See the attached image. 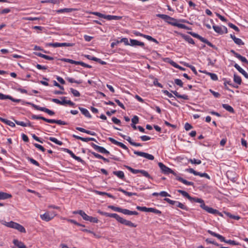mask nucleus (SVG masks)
I'll list each match as a JSON object with an SVG mask.
<instances>
[{
  "label": "nucleus",
  "instance_id": "obj_34",
  "mask_svg": "<svg viewBox=\"0 0 248 248\" xmlns=\"http://www.w3.org/2000/svg\"><path fill=\"white\" fill-rule=\"evenodd\" d=\"M74 11L73 9L72 8H64L61 9L57 10V13H70Z\"/></svg>",
  "mask_w": 248,
  "mask_h": 248
},
{
  "label": "nucleus",
  "instance_id": "obj_29",
  "mask_svg": "<svg viewBox=\"0 0 248 248\" xmlns=\"http://www.w3.org/2000/svg\"><path fill=\"white\" fill-rule=\"evenodd\" d=\"M11 197L12 195L10 194L3 192H0V200H5Z\"/></svg>",
  "mask_w": 248,
  "mask_h": 248
},
{
  "label": "nucleus",
  "instance_id": "obj_51",
  "mask_svg": "<svg viewBox=\"0 0 248 248\" xmlns=\"http://www.w3.org/2000/svg\"><path fill=\"white\" fill-rule=\"evenodd\" d=\"M108 208L112 209V210H113L114 211H116V212H120V209H121V208L118 207H115L113 205H109L108 206Z\"/></svg>",
  "mask_w": 248,
  "mask_h": 248
},
{
  "label": "nucleus",
  "instance_id": "obj_40",
  "mask_svg": "<svg viewBox=\"0 0 248 248\" xmlns=\"http://www.w3.org/2000/svg\"><path fill=\"white\" fill-rule=\"evenodd\" d=\"M188 162H190L192 164H200L201 163V160L199 159H196L195 158L194 159H189L188 160Z\"/></svg>",
  "mask_w": 248,
  "mask_h": 248
},
{
  "label": "nucleus",
  "instance_id": "obj_35",
  "mask_svg": "<svg viewBox=\"0 0 248 248\" xmlns=\"http://www.w3.org/2000/svg\"><path fill=\"white\" fill-rule=\"evenodd\" d=\"M233 80L235 83L239 85H240L242 82V80L240 77L236 75V74H234Z\"/></svg>",
  "mask_w": 248,
  "mask_h": 248
},
{
  "label": "nucleus",
  "instance_id": "obj_13",
  "mask_svg": "<svg viewBox=\"0 0 248 248\" xmlns=\"http://www.w3.org/2000/svg\"><path fill=\"white\" fill-rule=\"evenodd\" d=\"M31 118L32 119H36V120H42L47 123H51V124H55V120L53 119H48L43 116H37L35 115H31Z\"/></svg>",
  "mask_w": 248,
  "mask_h": 248
},
{
  "label": "nucleus",
  "instance_id": "obj_58",
  "mask_svg": "<svg viewBox=\"0 0 248 248\" xmlns=\"http://www.w3.org/2000/svg\"><path fill=\"white\" fill-rule=\"evenodd\" d=\"M159 196H160L161 197H170V195L169 194H168L167 192L164 191L159 192Z\"/></svg>",
  "mask_w": 248,
  "mask_h": 248
},
{
  "label": "nucleus",
  "instance_id": "obj_7",
  "mask_svg": "<svg viewBox=\"0 0 248 248\" xmlns=\"http://www.w3.org/2000/svg\"><path fill=\"white\" fill-rule=\"evenodd\" d=\"M158 165L161 169L162 172L164 174H168L169 173H172L175 176L177 175V174L173 170L165 166L162 163L159 162Z\"/></svg>",
  "mask_w": 248,
  "mask_h": 248
},
{
  "label": "nucleus",
  "instance_id": "obj_63",
  "mask_svg": "<svg viewBox=\"0 0 248 248\" xmlns=\"http://www.w3.org/2000/svg\"><path fill=\"white\" fill-rule=\"evenodd\" d=\"M120 43H124L125 45H130L128 39L126 38H122L121 40H120Z\"/></svg>",
  "mask_w": 248,
  "mask_h": 248
},
{
  "label": "nucleus",
  "instance_id": "obj_37",
  "mask_svg": "<svg viewBox=\"0 0 248 248\" xmlns=\"http://www.w3.org/2000/svg\"><path fill=\"white\" fill-rule=\"evenodd\" d=\"M49 140L55 143L56 144L59 145H62L63 143H62V142L61 141H60V140H58L57 139H56L55 138H53V137H50L49 138Z\"/></svg>",
  "mask_w": 248,
  "mask_h": 248
},
{
  "label": "nucleus",
  "instance_id": "obj_9",
  "mask_svg": "<svg viewBox=\"0 0 248 248\" xmlns=\"http://www.w3.org/2000/svg\"><path fill=\"white\" fill-rule=\"evenodd\" d=\"M213 28L216 32L220 34L227 33L228 32L227 28L225 26L220 27L213 25Z\"/></svg>",
  "mask_w": 248,
  "mask_h": 248
},
{
  "label": "nucleus",
  "instance_id": "obj_14",
  "mask_svg": "<svg viewBox=\"0 0 248 248\" xmlns=\"http://www.w3.org/2000/svg\"><path fill=\"white\" fill-rule=\"evenodd\" d=\"M119 135L121 136L122 137H123L124 139H125L127 141H128L129 142V143L133 146H142L141 143L133 142L131 138L129 136H126L122 134H119Z\"/></svg>",
  "mask_w": 248,
  "mask_h": 248
},
{
  "label": "nucleus",
  "instance_id": "obj_5",
  "mask_svg": "<svg viewBox=\"0 0 248 248\" xmlns=\"http://www.w3.org/2000/svg\"><path fill=\"white\" fill-rule=\"evenodd\" d=\"M124 167L128 170L129 171H130L132 173L134 174H137L138 173H141L144 176L149 178L153 179V178L150 176V175L148 173V172L144 170H136L128 166H124Z\"/></svg>",
  "mask_w": 248,
  "mask_h": 248
},
{
  "label": "nucleus",
  "instance_id": "obj_36",
  "mask_svg": "<svg viewBox=\"0 0 248 248\" xmlns=\"http://www.w3.org/2000/svg\"><path fill=\"white\" fill-rule=\"evenodd\" d=\"M136 208L142 212H150V208H147L146 207H141L138 206H137Z\"/></svg>",
  "mask_w": 248,
  "mask_h": 248
},
{
  "label": "nucleus",
  "instance_id": "obj_12",
  "mask_svg": "<svg viewBox=\"0 0 248 248\" xmlns=\"http://www.w3.org/2000/svg\"><path fill=\"white\" fill-rule=\"evenodd\" d=\"M92 146L97 151L103 154H109V152L103 147L99 146L93 143H91Z\"/></svg>",
  "mask_w": 248,
  "mask_h": 248
},
{
  "label": "nucleus",
  "instance_id": "obj_16",
  "mask_svg": "<svg viewBox=\"0 0 248 248\" xmlns=\"http://www.w3.org/2000/svg\"><path fill=\"white\" fill-rule=\"evenodd\" d=\"M66 98V97H64V96L61 97V99L62 100L61 102V105L65 106L66 104H68L70 106H74L75 105V103H73V102H72L71 100H65Z\"/></svg>",
  "mask_w": 248,
  "mask_h": 248
},
{
  "label": "nucleus",
  "instance_id": "obj_4",
  "mask_svg": "<svg viewBox=\"0 0 248 248\" xmlns=\"http://www.w3.org/2000/svg\"><path fill=\"white\" fill-rule=\"evenodd\" d=\"M5 225L8 227L16 229L20 232L25 233L26 232L25 228L23 226L12 221L6 222Z\"/></svg>",
  "mask_w": 248,
  "mask_h": 248
},
{
  "label": "nucleus",
  "instance_id": "obj_3",
  "mask_svg": "<svg viewBox=\"0 0 248 248\" xmlns=\"http://www.w3.org/2000/svg\"><path fill=\"white\" fill-rule=\"evenodd\" d=\"M208 232L209 234H210L211 235H212V236L217 238L221 242H224L225 243H226L227 244L232 245H239L238 243L236 242V241H235L234 240H226L225 238L223 236H222V235H221L218 233H215V232H213L211 230H208Z\"/></svg>",
  "mask_w": 248,
  "mask_h": 248
},
{
  "label": "nucleus",
  "instance_id": "obj_45",
  "mask_svg": "<svg viewBox=\"0 0 248 248\" xmlns=\"http://www.w3.org/2000/svg\"><path fill=\"white\" fill-rule=\"evenodd\" d=\"M87 221H89L91 222L97 223L98 221V220L96 217H94L89 216Z\"/></svg>",
  "mask_w": 248,
  "mask_h": 248
},
{
  "label": "nucleus",
  "instance_id": "obj_6",
  "mask_svg": "<svg viewBox=\"0 0 248 248\" xmlns=\"http://www.w3.org/2000/svg\"><path fill=\"white\" fill-rule=\"evenodd\" d=\"M26 104L31 106L33 108H34L36 110L45 112L50 115H53L55 114V112L54 111H53L47 108H46L44 107H41L39 106L35 105L31 102H27Z\"/></svg>",
  "mask_w": 248,
  "mask_h": 248
},
{
  "label": "nucleus",
  "instance_id": "obj_30",
  "mask_svg": "<svg viewBox=\"0 0 248 248\" xmlns=\"http://www.w3.org/2000/svg\"><path fill=\"white\" fill-rule=\"evenodd\" d=\"M113 173L121 179L124 180V172L122 171H113Z\"/></svg>",
  "mask_w": 248,
  "mask_h": 248
},
{
  "label": "nucleus",
  "instance_id": "obj_47",
  "mask_svg": "<svg viewBox=\"0 0 248 248\" xmlns=\"http://www.w3.org/2000/svg\"><path fill=\"white\" fill-rule=\"evenodd\" d=\"M63 150L65 152L68 153L72 158H74L76 155L69 149L66 148H63Z\"/></svg>",
  "mask_w": 248,
  "mask_h": 248
},
{
  "label": "nucleus",
  "instance_id": "obj_23",
  "mask_svg": "<svg viewBox=\"0 0 248 248\" xmlns=\"http://www.w3.org/2000/svg\"><path fill=\"white\" fill-rule=\"evenodd\" d=\"M181 36L187 42H188L189 44L194 45L195 44V42L193 40V39L190 37L188 35H185L184 34H180Z\"/></svg>",
  "mask_w": 248,
  "mask_h": 248
},
{
  "label": "nucleus",
  "instance_id": "obj_43",
  "mask_svg": "<svg viewBox=\"0 0 248 248\" xmlns=\"http://www.w3.org/2000/svg\"><path fill=\"white\" fill-rule=\"evenodd\" d=\"M80 214V216L82 217L83 219L87 220H88L89 216L87 215L84 211L82 210L81 212H79Z\"/></svg>",
  "mask_w": 248,
  "mask_h": 248
},
{
  "label": "nucleus",
  "instance_id": "obj_39",
  "mask_svg": "<svg viewBox=\"0 0 248 248\" xmlns=\"http://www.w3.org/2000/svg\"><path fill=\"white\" fill-rule=\"evenodd\" d=\"M70 91L73 95L75 97H79L80 95L79 92L73 88H70Z\"/></svg>",
  "mask_w": 248,
  "mask_h": 248
},
{
  "label": "nucleus",
  "instance_id": "obj_46",
  "mask_svg": "<svg viewBox=\"0 0 248 248\" xmlns=\"http://www.w3.org/2000/svg\"><path fill=\"white\" fill-rule=\"evenodd\" d=\"M197 175H199L201 177H205V178H207L208 179H210V176L206 173H201L200 172H198Z\"/></svg>",
  "mask_w": 248,
  "mask_h": 248
},
{
  "label": "nucleus",
  "instance_id": "obj_56",
  "mask_svg": "<svg viewBox=\"0 0 248 248\" xmlns=\"http://www.w3.org/2000/svg\"><path fill=\"white\" fill-rule=\"evenodd\" d=\"M174 82L176 84L179 86L180 87H183V83L182 80L180 79H175L174 80Z\"/></svg>",
  "mask_w": 248,
  "mask_h": 248
},
{
  "label": "nucleus",
  "instance_id": "obj_18",
  "mask_svg": "<svg viewBox=\"0 0 248 248\" xmlns=\"http://www.w3.org/2000/svg\"><path fill=\"white\" fill-rule=\"evenodd\" d=\"M234 67L240 72L246 78L248 79V74L246 73L245 70H244L240 66L235 63L234 65Z\"/></svg>",
  "mask_w": 248,
  "mask_h": 248
},
{
  "label": "nucleus",
  "instance_id": "obj_1",
  "mask_svg": "<svg viewBox=\"0 0 248 248\" xmlns=\"http://www.w3.org/2000/svg\"><path fill=\"white\" fill-rule=\"evenodd\" d=\"M107 217L115 218L119 222L130 227H136L137 225L131 221L126 220L115 213H107Z\"/></svg>",
  "mask_w": 248,
  "mask_h": 248
},
{
  "label": "nucleus",
  "instance_id": "obj_53",
  "mask_svg": "<svg viewBox=\"0 0 248 248\" xmlns=\"http://www.w3.org/2000/svg\"><path fill=\"white\" fill-rule=\"evenodd\" d=\"M34 146L37 149L42 151V152H45L46 151V149L42 145L40 144H38L37 143H34Z\"/></svg>",
  "mask_w": 248,
  "mask_h": 248
},
{
  "label": "nucleus",
  "instance_id": "obj_10",
  "mask_svg": "<svg viewBox=\"0 0 248 248\" xmlns=\"http://www.w3.org/2000/svg\"><path fill=\"white\" fill-rule=\"evenodd\" d=\"M51 216H50L49 213L47 212L45 213L43 215H41L40 216V217L42 220H44L46 221H49L51 220L55 216H56V214L53 212L51 214Z\"/></svg>",
  "mask_w": 248,
  "mask_h": 248
},
{
  "label": "nucleus",
  "instance_id": "obj_22",
  "mask_svg": "<svg viewBox=\"0 0 248 248\" xmlns=\"http://www.w3.org/2000/svg\"><path fill=\"white\" fill-rule=\"evenodd\" d=\"M176 176V179L177 180L181 182L182 183H183V184H184L186 185H188V186H193L194 185V183L192 182L187 181V180L183 179V178L179 177V176H177V175Z\"/></svg>",
  "mask_w": 248,
  "mask_h": 248
},
{
  "label": "nucleus",
  "instance_id": "obj_52",
  "mask_svg": "<svg viewBox=\"0 0 248 248\" xmlns=\"http://www.w3.org/2000/svg\"><path fill=\"white\" fill-rule=\"evenodd\" d=\"M237 58L239 59L240 60H241L242 62L248 64V61L246 59V58L245 57L242 56L240 54H239Z\"/></svg>",
  "mask_w": 248,
  "mask_h": 248
},
{
  "label": "nucleus",
  "instance_id": "obj_50",
  "mask_svg": "<svg viewBox=\"0 0 248 248\" xmlns=\"http://www.w3.org/2000/svg\"><path fill=\"white\" fill-rule=\"evenodd\" d=\"M228 26H229L230 28H231L233 29V30H234L235 31H237V32L239 31V28H238L237 26H236L235 25H234V24H233L232 23H229L228 24Z\"/></svg>",
  "mask_w": 248,
  "mask_h": 248
},
{
  "label": "nucleus",
  "instance_id": "obj_15",
  "mask_svg": "<svg viewBox=\"0 0 248 248\" xmlns=\"http://www.w3.org/2000/svg\"><path fill=\"white\" fill-rule=\"evenodd\" d=\"M156 16L163 19V20H164L165 21L167 22L168 23H169V22H170L169 20L176 21V19L171 17L170 16H168V15H166L157 14V15H156Z\"/></svg>",
  "mask_w": 248,
  "mask_h": 248
},
{
  "label": "nucleus",
  "instance_id": "obj_2",
  "mask_svg": "<svg viewBox=\"0 0 248 248\" xmlns=\"http://www.w3.org/2000/svg\"><path fill=\"white\" fill-rule=\"evenodd\" d=\"M201 201L198 202L201 203L200 207L202 209H203V210H204L209 213L212 214L214 215H218L221 217L223 216L221 213L219 212L218 210L216 209H214L211 207H209L206 206L204 203V201L202 199H201Z\"/></svg>",
  "mask_w": 248,
  "mask_h": 248
},
{
  "label": "nucleus",
  "instance_id": "obj_19",
  "mask_svg": "<svg viewBox=\"0 0 248 248\" xmlns=\"http://www.w3.org/2000/svg\"><path fill=\"white\" fill-rule=\"evenodd\" d=\"M200 72L201 73L206 74L207 75L209 76L213 80L216 81L218 79L217 75L214 73L208 72H206V71L200 70Z\"/></svg>",
  "mask_w": 248,
  "mask_h": 248
},
{
  "label": "nucleus",
  "instance_id": "obj_17",
  "mask_svg": "<svg viewBox=\"0 0 248 248\" xmlns=\"http://www.w3.org/2000/svg\"><path fill=\"white\" fill-rule=\"evenodd\" d=\"M130 45L131 46H139L142 47L144 46V44L143 42H140L137 40L130 39Z\"/></svg>",
  "mask_w": 248,
  "mask_h": 248
},
{
  "label": "nucleus",
  "instance_id": "obj_38",
  "mask_svg": "<svg viewBox=\"0 0 248 248\" xmlns=\"http://www.w3.org/2000/svg\"><path fill=\"white\" fill-rule=\"evenodd\" d=\"M188 33L191 34L192 36L199 39L202 42V40H203V39L204 38L203 37H202L201 36H200L198 34H197L196 33H195V32H188Z\"/></svg>",
  "mask_w": 248,
  "mask_h": 248
},
{
  "label": "nucleus",
  "instance_id": "obj_62",
  "mask_svg": "<svg viewBox=\"0 0 248 248\" xmlns=\"http://www.w3.org/2000/svg\"><path fill=\"white\" fill-rule=\"evenodd\" d=\"M131 121L134 124H137L139 123V118L137 116H134L132 119Z\"/></svg>",
  "mask_w": 248,
  "mask_h": 248
},
{
  "label": "nucleus",
  "instance_id": "obj_49",
  "mask_svg": "<svg viewBox=\"0 0 248 248\" xmlns=\"http://www.w3.org/2000/svg\"><path fill=\"white\" fill-rule=\"evenodd\" d=\"M74 44L70 43H60L61 46H74Z\"/></svg>",
  "mask_w": 248,
  "mask_h": 248
},
{
  "label": "nucleus",
  "instance_id": "obj_8",
  "mask_svg": "<svg viewBox=\"0 0 248 248\" xmlns=\"http://www.w3.org/2000/svg\"><path fill=\"white\" fill-rule=\"evenodd\" d=\"M177 191L179 193L181 194L183 196L187 198L191 202H198L201 201L200 198L192 197L189 195V194L187 192H186L185 191L182 190H178Z\"/></svg>",
  "mask_w": 248,
  "mask_h": 248
},
{
  "label": "nucleus",
  "instance_id": "obj_25",
  "mask_svg": "<svg viewBox=\"0 0 248 248\" xmlns=\"http://www.w3.org/2000/svg\"><path fill=\"white\" fill-rule=\"evenodd\" d=\"M15 122L16 124H17V125H21L22 126L32 127V125H31V123L29 121H28L27 123H24L22 121H18L17 120H15Z\"/></svg>",
  "mask_w": 248,
  "mask_h": 248
},
{
  "label": "nucleus",
  "instance_id": "obj_44",
  "mask_svg": "<svg viewBox=\"0 0 248 248\" xmlns=\"http://www.w3.org/2000/svg\"><path fill=\"white\" fill-rule=\"evenodd\" d=\"M120 212L122 213L124 215H130L131 211L126 209L121 208Z\"/></svg>",
  "mask_w": 248,
  "mask_h": 248
},
{
  "label": "nucleus",
  "instance_id": "obj_11",
  "mask_svg": "<svg viewBox=\"0 0 248 248\" xmlns=\"http://www.w3.org/2000/svg\"><path fill=\"white\" fill-rule=\"evenodd\" d=\"M134 153L137 155L143 156L149 160H153L154 159V156L153 155L146 153L135 151Z\"/></svg>",
  "mask_w": 248,
  "mask_h": 248
},
{
  "label": "nucleus",
  "instance_id": "obj_28",
  "mask_svg": "<svg viewBox=\"0 0 248 248\" xmlns=\"http://www.w3.org/2000/svg\"><path fill=\"white\" fill-rule=\"evenodd\" d=\"M171 92L172 93L177 97H178L179 98H183L185 100L188 99V97L186 95H185V94L181 95L176 91H171Z\"/></svg>",
  "mask_w": 248,
  "mask_h": 248
},
{
  "label": "nucleus",
  "instance_id": "obj_27",
  "mask_svg": "<svg viewBox=\"0 0 248 248\" xmlns=\"http://www.w3.org/2000/svg\"><path fill=\"white\" fill-rule=\"evenodd\" d=\"M169 23L171 25L176 26L181 29H187V30L189 29V28L188 27H187L186 25H185V24L178 23H170V22H169Z\"/></svg>",
  "mask_w": 248,
  "mask_h": 248
},
{
  "label": "nucleus",
  "instance_id": "obj_61",
  "mask_svg": "<svg viewBox=\"0 0 248 248\" xmlns=\"http://www.w3.org/2000/svg\"><path fill=\"white\" fill-rule=\"evenodd\" d=\"M216 16L222 21L226 22L227 19L223 16H221L217 13H216Z\"/></svg>",
  "mask_w": 248,
  "mask_h": 248
},
{
  "label": "nucleus",
  "instance_id": "obj_33",
  "mask_svg": "<svg viewBox=\"0 0 248 248\" xmlns=\"http://www.w3.org/2000/svg\"><path fill=\"white\" fill-rule=\"evenodd\" d=\"M118 190L123 192L125 195H127L128 196H131L133 195H137V194L136 193H132V192H127L121 188H118Z\"/></svg>",
  "mask_w": 248,
  "mask_h": 248
},
{
  "label": "nucleus",
  "instance_id": "obj_54",
  "mask_svg": "<svg viewBox=\"0 0 248 248\" xmlns=\"http://www.w3.org/2000/svg\"><path fill=\"white\" fill-rule=\"evenodd\" d=\"M150 212L154 213L158 215H160L161 214V212L160 210L153 208H150Z\"/></svg>",
  "mask_w": 248,
  "mask_h": 248
},
{
  "label": "nucleus",
  "instance_id": "obj_41",
  "mask_svg": "<svg viewBox=\"0 0 248 248\" xmlns=\"http://www.w3.org/2000/svg\"><path fill=\"white\" fill-rule=\"evenodd\" d=\"M66 80H68L70 83H76L78 84H80L82 83V81L81 80H76L74 79L71 78H67Z\"/></svg>",
  "mask_w": 248,
  "mask_h": 248
},
{
  "label": "nucleus",
  "instance_id": "obj_42",
  "mask_svg": "<svg viewBox=\"0 0 248 248\" xmlns=\"http://www.w3.org/2000/svg\"><path fill=\"white\" fill-rule=\"evenodd\" d=\"M185 65L187 67L190 68L195 75L197 74V72L196 68H195L194 66H193L191 65H190L188 63H185Z\"/></svg>",
  "mask_w": 248,
  "mask_h": 248
},
{
  "label": "nucleus",
  "instance_id": "obj_55",
  "mask_svg": "<svg viewBox=\"0 0 248 248\" xmlns=\"http://www.w3.org/2000/svg\"><path fill=\"white\" fill-rule=\"evenodd\" d=\"M93 15H95V16H97L100 17H102V18H103L105 19V18L106 17H105V15H103L100 13H99V12H92L91 13Z\"/></svg>",
  "mask_w": 248,
  "mask_h": 248
},
{
  "label": "nucleus",
  "instance_id": "obj_59",
  "mask_svg": "<svg viewBox=\"0 0 248 248\" xmlns=\"http://www.w3.org/2000/svg\"><path fill=\"white\" fill-rule=\"evenodd\" d=\"M164 200L166 202H167L168 203H169L170 204H171V205H175V202H176V201H175L171 200L170 199L167 198H165L164 199Z\"/></svg>",
  "mask_w": 248,
  "mask_h": 248
},
{
  "label": "nucleus",
  "instance_id": "obj_57",
  "mask_svg": "<svg viewBox=\"0 0 248 248\" xmlns=\"http://www.w3.org/2000/svg\"><path fill=\"white\" fill-rule=\"evenodd\" d=\"M23 19L24 20H31V21H33V20H39L40 19V18L39 17H23Z\"/></svg>",
  "mask_w": 248,
  "mask_h": 248
},
{
  "label": "nucleus",
  "instance_id": "obj_20",
  "mask_svg": "<svg viewBox=\"0 0 248 248\" xmlns=\"http://www.w3.org/2000/svg\"><path fill=\"white\" fill-rule=\"evenodd\" d=\"M231 38L233 40L234 43L238 45H244V43L242 41L241 39L236 38L234 35L231 34Z\"/></svg>",
  "mask_w": 248,
  "mask_h": 248
},
{
  "label": "nucleus",
  "instance_id": "obj_31",
  "mask_svg": "<svg viewBox=\"0 0 248 248\" xmlns=\"http://www.w3.org/2000/svg\"><path fill=\"white\" fill-rule=\"evenodd\" d=\"M175 205L176 207H179V208H180L182 209H183L184 210H186V211L188 210V208L184 204H183L179 202L176 201Z\"/></svg>",
  "mask_w": 248,
  "mask_h": 248
},
{
  "label": "nucleus",
  "instance_id": "obj_48",
  "mask_svg": "<svg viewBox=\"0 0 248 248\" xmlns=\"http://www.w3.org/2000/svg\"><path fill=\"white\" fill-rule=\"evenodd\" d=\"M28 160L29 161H30L31 162V163L33 165H34L36 166H39V163L37 161H36L35 160L33 159V158H31V157H28Z\"/></svg>",
  "mask_w": 248,
  "mask_h": 248
},
{
  "label": "nucleus",
  "instance_id": "obj_21",
  "mask_svg": "<svg viewBox=\"0 0 248 248\" xmlns=\"http://www.w3.org/2000/svg\"><path fill=\"white\" fill-rule=\"evenodd\" d=\"M13 243L18 248H27V247L24 244L23 242L18 241L17 239H14L13 240Z\"/></svg>",
  "mask_w": 248,
  "mask_h": 248
},
{
  "label": "nucleus",
  "instance_id": "obj_60",
  "mask_svg": "<svg viewBox=\"0 0 248 248\" xmlns=\"http://www.w3.org/2000/svg\"><path fill=\"white\" fill-rule=\"evenodd\" d=\"M186 170L191 173L195 175H197L198 171L195 170L193 169L189 168Z\"/></svg>",
  "mask_w": 248,
  "mask_h": 248
},
{
  "label": "nucleus",
  "instance_id": "obj_32",
  "mask_svg": "<svg viewBox=\"0 0 248 248\" xmlns=\"http://www.w3.org/2000/svg\"><path fill=\"white\" fill-rule=\"evenodd\" d=\"M222 107L230 112L234 113V112L233 108L228 104H222Z\"/></svg>",
  "mask_w": 248,
  "mask_h": 248
},
{
  "label": "nucleus",
  "instance_id": "obj_64",
  "mask_svg": "<svg viewBox=\"0 0 248 248\" xmlns=\"http://www.w3.org/2000/svg\"><path fill=\"white\" fill-rule=\"evenodd\" d=\"M141 140L143 141H147L148 140H150L151 139V137L147 136H142L140 137Z\"/></svg>",
  "mask_w": 248,
  "mask_h": 248
},
{
  "label": "nucleus",
  "instance_id": "obj_26",
  "mask_svg": "<svg viewBox=\"0 0 248 248\" xmlns=\"http://www.w3.org/2000/svg\"><path fill=\"white\" fill-rule=\"evenodd\" d=\"M78 109L80 110L81 113L84 115L86 117L91 118L92 117L91 115L89 113V111L84 108L81 107H78Z\"/></svg>",
  "mask_w": 248,
  "mask_h": 248
},
{
  "label": "nucleus",
  "instance_id": "obj_24",
  "mask_svg": "<svg viewBox=\"0 0 248 248\" xmlns=\"http://www.w3.org/2000/svg\"><path fill=\"white\" fill-rule=\"evenodd\" d=\"M105 19H108V20H121L122 18V16H111V15H105Z\"/></svg>",
  "mask_w": 248,
  "mask_h": 248
}]
</instances>
